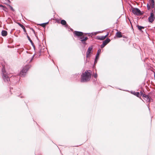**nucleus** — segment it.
I'll return each instance as SVG.
<instances>
[{"instance_id":"nucleus-1","label":"nucleus","mask_w":155,"mask_h":155,"mask_svg":"<svg viewBox=\"0 0 155 155\" xmlns=\"http://www.w3.org/2000/svg\"><path fill=\"white\" fill-rule=\"evenodd\" d=\"M91 72L90 70L87 71L81 74V82H83L89 81L91 77Z\"/></svg>"},{"instance_id":"nucleus-2","label":"nucleus","mask_w":155,"mask_h":155,"mask_svg":"<svg viewBox=\"0 0 155 155\" xmlns=\"http://www.w3.org/2000/svg\"><path fill=\"white\" fill-rule=\"evenodd\" d=\"M3 68L2 69V78L5 82H8L10 81V78L8 76L7 73L5 70V67L2 65Z\"/></svg>"},{"instance_id":"nucleus-3","label":"nucleus","mask_w":155,"mask_h":155,"mask_svg":"<svg viewBox=\"0 0 155 155\" xmlns=\"http://www.w3.org/2000/svg\"><path fill=\"white\" fill-rule=\"evenodd\" d=\"M30 68V65H26L23 68L22 70L20 72V75L21 77H24L26 74V72Z\"/></svg>"},{"instance_id":"nucleus-4","label":"nucleus","mask_w":155,"mask_h":155,"mask_svg":"<svg viewBox=\"0 0 155 155\" xmlns=\"http://www.w3.org/2000/svg\"><path fill=\"white\" fill-rule=\"evenodd\" d=\"M154 12L152 10L150 13V15L148 18V20L149 22L152 23L155 19V17L154 14Z\"/></svg>"},{"instance_id":"nucleus-5","label":"nucleus","mask_w":155,"mask_h":155,"mask_svg":"<svg viewBox=\"0 0 155 155\" xmlns=\"http://www.w3.org/2000/svg\"><path fill=\"white\" fill-rule=\"evenodd\" d=\"M132 13L134 15H141L140 11L137 8H133L131 9Z\"/></svg>"},{"instance_id":"nucleus-6","label":"nucleus","mask_w":155,"mask_h":155,"mask_svg":"<svg viewBox=\"0 0 155 155\" xmlns=\"http://www.w3.org/2000/svg\"><path fill=\"white\" fill-rule=\"evenodd\" d=\"M92 49V47L88 48L86 53V57L88 58L90 56L91 54Z\"/></svg>"},{"instance_id":"nucleus-7","label":"nucleus","mask_w":155,"mask_h":155,"mask_svg":"<svg viewBox=\"0 0 155 155\" xmlns=\"http://www.w3.org/2000/svg\"><path fill=\"white\" fill-rule=\"evenodd\" d=\"M74 33L75 35L77 36H82L83 35V33L82 32L77 31H74Z\"/></svg>"},{"instance_id":"nucleus-8","label":"nucleus","mask_w":155,"mask_h":155,"mask_svg":"<svg viewBox=\"0 0 155 155\" xmlns=\"http://www.w3.org/2000/svg\"><path fill=\"white\" fill-rule=\"evenodd\" d=\"M108 33H107L106 35L104 36H97L96 38L98 40H104L106 38V37L108 36Z\"/></svg>"},{"instance_id":"nucleus-9","label":"nucleus","mask_w":155,"mask_h":155,"mask_svg":"<svg viewBox=\"0 0 155 155\" xmlns=\"http://www.w3.org/2000/svg\"><path fill=\"white\" fill-rule=\"evenodd\" d=\"M110 40V39L108 38H107L106 39V40L104 41L103 42V43L105 45H106L108 43H109Z\"/></svg>"},{"instance_id":"nucleus-10","label":"nucleus","mask_w":155,"mask_h":155,"mask_svg":"<svg viewBox=\"0 0 155 155\" xmlns=\"http://www.w3.org/2000/svg\"><path fill=\"white\" fill-rule=\"evenodd\" d=\"M61 23L62 25H64L65 27H67L68 26V25L67 24L66 21L64 20H61Z\"/></svg>"},{"instance_id":"nucleus-11","label":"nucleus","mask_w":155,"mask_h":155,"mask_svg":"<svg viewBox=\"0 0 155 155\" xmlns=\"http://www.w3.org/2000/svg\"><path fill=\"white\" fill-rule=\"evenodd\" d=\"M150 4L151 5V8H153L154 7L155 2L154 0H151Z\"/></svg>"},{"instance_id":"nucleus-12","label":"nucleus","mask_w":155,"mask_h":155,"mask_svg":"<svg viewBox=\"0 0 155 155\" xmlns=\"http://www.w3.org/2000/svg\"><path fill=\"white\" fill-rule=\"evenodd\" d=\"M7 35V32L5 30H2V35L3 36H5Z\"/></svg>"},{"instance_id":"nucleus-13","label":"nucleus","mask_w":155,"mask_h":155,"mask_svg":"<svg viewBox=\"0 0 155 155\" xmlns=\"http://www.w3.org/2000/svg\"><path fill=\"white\" fill-rule=\"evenodd\" d=\"M101 49H99L98 50L97 53V54H96V59H98V58H99V55L101 53Z\"/></svg>"},{"instance_id":"nucleus-14","label":"nucleus","mask_w":155,"mask_h":155,"mask_svg":"<svg viewBox=\"0 0 155 155\" xmlns=\"http://www.w3.org/2000/svg\"><path fill=\"white\" fill-rule=\"evenodd\" d=\"M116 36L117 37L119 38L122 37V35L121 34V33L120 31L117 32L116 34Z\"/></svg>"},{"instance_id":"nucleus-15","label":"nucleus","mask_w":155,"mask_h":155,"mask_svg":"<svg viewBox=\"0 0 155 155\" xmlns=\"http://www.w3.org/2000/svg\"><path fill=\"white\" fill-rule=\"evenodd\" d=\"M133 94L138 97H140V96L139 92H134L133 93Z\"/></svg>"},{"instance_id":"nucleus-16","label":"nucleus","mask_w":155,"mask_h":155,"mask_svg":"<svg viewBox=\"0 0 155 155\" xmlns=\"http://www.w3.org/2000/svg\"><path fill=\"white\" fill-rule=\"evenodd\" d=\"M137 27L138 28V29L142 31V29H144V27L143 26H140L139 25H137Z\"/></svg>"},{"instance_id":"nucleus-17","label":"nucleus","mask_w":155,"mask_h":155,"mask_svg":"<svg viewBox=\"0 0 155 155\" xmlns=\"http://www.w3.org/2000/svg\"><path fill=\"white\" fill-rule=\"evenodd\" d=\"M83 38V37H81L80 38V39H81V41L82 42L85 41L88 39V38L87 37H85L84 39H82V38Z\"/></svg>"},{"instance_id":"nucleus-18","label":"nucleus","mask_w":155,"mask_h":155,"mask_svg":"<svg viewBox=\"0 0 155 155\" xmlns=\"http://www.w3.org/2000/svg\"><path fill=\"white\" fill-rule=\"evenodd\" d=\"M140 95L144 97H148V95H146L143 93L142 91H140Z\"/></svg>"},{"instance_id":"nucleus-19","label":"nucleus","mask_w":155,"mask_h":155,"mask_svg":"<svg viewBox=\"0 0 155 155\" xmlns=\"http://www.w3.org/2000/svg\"><path fill=\"white\" fill-rule=\"evenodd\" d=\"M48 23V22H47V23H42V24H41L40 25L44 27H45V26L46 25V24H47Z\"/></svg>"},{"instance_id":"nucleus-20","label":"nucleus","mask_w":155,"mask_h":155,"mask_svg":"<svg viewBox=\"0 0 155 155\" xmlns=\"http://www.w3.org/2000/svg\"><path fill=\"white\" fill-rule=\"evenodd\" d=\"M27 38H28V40L30 41L32 45H33V43L32 40L30 38V37L29 36H28V35H27Z\"/></svg>"},{"instance_id":"nucleus-21","label":"nucleus","mask_w":155,"mask_h":155,"mask_svg":"<svg viewBox=\"0 0 155 155\" xmlns=\"http://www.w3.org/2000/svg\"><path fill=\"white\" fill-rule=\"evenodd\" d=\"M145 97L147 98V100H146L147 101L149 102H150V98L149 96L148 95V97Z\"/></svg>"},{"instance_id":"nucleus-22","label":"nucleus","mask_w":155,"mask_h":155,"mask_svg":"<svg viewBox=\"0 0 155 155\" xmlns=\"http://www.w3.org/2000/svg\"><path fill=\"white\" fill-rule=\"evenodd\" d=\"M147 7L148 10H150V5L148 3L147 5Z\"/></svg>"},{"instance_id":"nucleus-23","label":"nucleus","mask_w":155,"mask_h":155,"mask_svg":"<svg viewBox=\"0 0 155 155\" xmlns=\"http://www.w3.org/2000/svg\"><path fill=\"white\" fill-rule=\"evenodd\" d=\"M18 25L23 29V28H24V26L22 24H21L20 23H19Z\"/></svg>"},{"instance_id":"nucleus-24","label":"nucleus","mask_w":155,"mask_h":155,"mask_svg":"<svg viewBox=\"0 0 155 155\" xmlns=\"http://www.w3.org/2000/svg\"><path fill=\"white\" fill-rule=\"evenodd\" d=\"M9 7H10V9L13 11H14V9H13V8L12 7V6H11L10 5H9Z\"/></svg>"},{"instance_id":"nucleus-25","label":"nucleus","mask_w":155,"mask_h":155,"mask_svg":"<svg viewBox=\"0 0 155 155\" xmlns=\"http://www.w3.org/2000/svg\"><path fill=\"white\" fill-rule=\"evenodd\" d=\"M106 45H105L103 43H102V45H101V48H103Z\"/></svg>"},{"instance_id":"nucleus-26","label":"nucleus","mask_w":155,"mask_h":155,"mask_svg":"<svg viewBox=\"0 0 155 155\" xmlns=\"http://www.w3.org/2000/svg\"><path fill=\"white\" fill-rule=\"evenodd\" d=\"M42 52L41 50V49L40 51L38 52V55L39 56H40L41 54V52Z\"/></svg>"},{"instance_id":"nucleus-27","label":"nucleus","mask_w":155,"mask_h":155,"mask_svg":"<svg viewBox=\"0 0 155 155\" xmlns=\"http://www.w3.org/2000/svg\"><path fill=\"white\" fill-rule=\"evenodd\" d=\"M97 59H96V58H95V59L94 61V64H96V63H97Z\"/></svg>"},{"instance_id":"nucleus-28","label":"nucleus","mask_w":155,"mask_h":155,"mask_svg":"<svg viewBox=\"0 0 155 155\" xmlns=\"http://www.w3.org/2000/svg\"><path fill=\"white\" fill-rule=\"evenodd\" d=\"M94 77L95 78H96L97 77V74H95L94 75Z\"/></svg>"},{"instance_id":"nucleus-29","label":"nucleus","mask_w":155,"mask_h":155,"mask_svg":"<svg viewBox=\"0 0 155 155\" xmlns=\"http://www.w3.org/2000/svg\"><path fill=\"white\" fill-rule=\"evenodd\" d=\"M34 55L32 57V58H31V60H30V61H32V60H33V57H34Z\"/></svg>"},{"instance_id":"nucleus-30","label":"nucleus","mask_w":155,"mask_h":155,"mask_svg":"<svg viewBox=\"0 0 155 155\" xmlns=\"http://www.w3.org/2000/svg\"><path fill=\"white\" fill-rule=\"evenodd\" d=\"M23 29L24 31H26L25 28V27H24V28H23Z\"/></svg>"},{"instance_id":"nucleus-31","label":"nucleus","mask_w":155,"mask_h":155,"mask_svg":"<svg viewBox=\"0 0 155 155\" xmlns=\"http://www.w3.org/2000/svg\"><path fill=\"white\" fill-rule=\"evenodd\" d=\"M3 6L2 5H0V7H3Z\"/></svg>"},{"instance_id":"nucleus-32","label":"nucleus","mask_w":155,"mask_h":155,"mask_svg":"<svg viewBox=\"0 0 155 155\" xmlns=\"http://www.w3.org/2000/svg\"><path fill=\"white\" fill-rule=\"evenodd\" d=\"M82 42L83 43V44H85V41H83V42Z\"/></svg>"},{"instance_id":"nucleus-33","label":"nucleus","mask_w":155,"mask_h":155,"mask_svg":"<svg viewBox=\"0 0 155 155\" xmlns=\"http://www.w3.org/2000/svg\"><path fill=\"white\" fill-rule=\"evenodd\" d=\"M82 37H83V38H82V39H84V36H82Z\"/></svg>"},{"instance_id":"nucleus-34","label":"nucleus","mask_w":155,"mask_h":155,"mask_svg":"<svg viewBox=\"0 0 155 155\" xmlns=\"http://www.w3.org/2000/svg\"><path fill=\"white\" fill-rule=\"evenodd\" d=\"M97 33H95V35H96Z\"/></svg>"}]
</instances>
